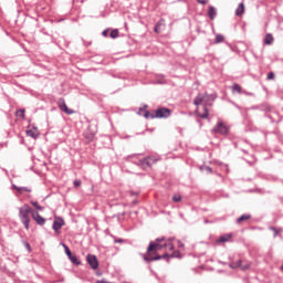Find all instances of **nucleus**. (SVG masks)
<instances>
[{"label":"nucleus","mask_w":283,"mask_h":283,"mask_svg":"<svg viewBox=\"0 0 283 283\" xmlns=\"http://www.w3.org/2000/svg\"><path fill=\"white\" fill-rule=\"evenodd\" d=\"M33 213H39L36 210L31 209L29 205L21 206L19 208V220L21 224H24V229L29 230L30 218H33Z\"/></svg>","instance_id":"3"},{"label":"nucleus","mask_w":283,"mask_h":283,"mask_svg":"<svg viewBox=\"0 0 283 283\" xmlns=\"http://www.w3.org/2000/svg\"><path fill=\"white\" fill-rule=\"evenodd\" d=\"M213 101H216V95H201L198 94L196 98H193V105L198 106L203 104V108L213 106Z\"/></svg>","instance_id":"4"},{"label":"nucleus","mask_w":283,"mask_h":283,"mask_svg":"<svg viewBox=\"0 0 283 283\" xmlns=\"http://www.w3.org/2000/svg\"><path fill=\"white\" fill-rule=\"evenodd\" d=\"M17 117L24 118L25 117V109L21 108L17 111Z\"/></svg>","instance_id":"28"},{"label":"nucleus","mask_w":283,"mask_h":283,"mask_svg":"<svg viewBox=\"0 0 283 283\" xmlns=\"http://www.w3.org/2000/svg\"><path fill=\"white\" fill-rule=\"evenodd\" d=\"M269 119H271V123H273V118L271 116H268Z\"/></svg>","instance_id":"46"},{"label":"nucleus","mask_w":283,"mask_h":283,"mask_svg":"<svg viewBox=\"0 0 283 283\" xmlns=\"http://www.w3.org/2000/svg\"><path fill=\"white\" fill-rule=\"evenodd\" d=\"M240 266H243L241 260L230 263V269L232 270L239 269Z\"/></svg>","instance_id":"25"},{"label":"nucleus","mask_w":283,"mask_h":283,"mask_svg":"<svg viewBox=\"0 0 283 283\" xmlns=\"http://www.w3.org/2000/svg\"><path fill=\"white\" fill-rule=\"evenodd\" d=\"M40 32H41L42 34H45V36H50V33H49L48 31H45V28H42V29L40 30Z\"/></svg>","instance_id":"36"},{"label":"nucleus","mask_w":283,"mask_h":283,"mask_svg":"<svg viewBox=\"0 0 283 283\" xmlns=\"http://www.w3.org/2000/svg\"><path fill=\"white\" fill-rule=\"evenodd\" d=\"M87 264H90V268L92 270L98 269V261L96 260V256L93 254H87Z\"/></svg>","instance_id":"11"},{"label":"nucleus","mask_w":283,"mask_h":283,"mask_svg":"<svg viewBox=\"0 0 283 283\" xmlns=\"http://www.w3.org/2000/svg\"><path fill=\"white\" fill-rule=\"evenodd\" d=\"M240 95L251 96V93H247V91H244V93H242V94H240Z\"/></svg>","instance_id":"42"},{"label":"nucleus","mask_w":283,"mask_h":283,"mask_svg":"<svg viewBox=\"0 0 283 283\" xmlns=\"http://www.w3.org/2000/svg\"><path fill=\"white\" fill-rule=\"evenodd\" d=\"M116 243H122L123 242V239H118L115 241Z\"/></svg>","instance_id":"44"},{"label":"nucleus","mask_w":283,"mask_h":283,"mask_svg":"<svg viewBox=\"0 0 283 283\" xmlns=\"http://www.w3.org/2000/svg\"><path fill=\"white\" fill-rule=\"evenodd\" d=\"M166 249H168L169 251H174V244L169 243Z\"/></svg>","instance_id":"39"},{"label":"nucleus","mask_w":283,"mask_h":283,"mask_svg":"<svg viewBox=\"0 0 283 283\" xmlns=\"http://www.w3.org/2000/svg\"><path fill=\"white\" fill-rule=\"evenodd\" d=\"M207 15L210 19V21H213V19H216V17H218V11L216 10V7L209 6Z\"/></svg>","instance_id":"14"},{"label":"nucleus","mask_w":283,"mask_h":283,"mask_svg":"<svg viewBox=\"0 0 283 283\" xmlns=\"http://www.w3.org/2000/svg\"><path fill=\"white\" fill-rule=\"evenodd\" d=\"M57 108L60 109V112L65 113V115H67V116L74 114V111L69 108L67 105L65 104V99L64 98L57 99Z\"/></svg>","instance_id":"8"},{"label":"nucleus","mask_w":283,"mask_h":283,"mask_svg":"<svg viewBox=\"0 0 283 283\" xmlns=\"http://www.w3.org/2000/svg\"><path fill=\"white\" fill-rule=\"evenodd\" d=\"M27 136L36 139L39 138V134L36 133V128L27 130Z\"/></svg>","instance_id":"22"},{"label":"nucleus","mask_w":283,"mask_h":283,"mask_svg":"<svg viewBox=\"0 0 283 283\" xmlns=\"http://www.w3.org/2000/svg\"><path fill=\"white\" fill-rule=\"evenodd\" d=\"M218 43H224V35L222 34H217L213 41L214 45H218Z\"/></svg>","instance_id":"24"},{"label":"nucleus","mask_w":283,"mask_h":283,"mask_svg":"<svg viewBox=\"0 0 283 283\" xmlns=\"http://www.w3.org/2000/svg\"><path fill=\"white\" fill-rule=\"evenodd\" d=\"M140 113H143V117H145V119H166L171 116V111L166 107L157 108L155 114L147 112L145 108H140Z\"/></svg>","instance_id":"2"},{"label":"nucleus","mask_w":283,"mask_h":283,"mask_svg":"<svg viewBox=\"0 0 283 283\" xmlns=\"http://www.w3.org/2000/svg\"><path fill=\"white\" fill-rule=\"evenodd\" d=\"M230 239H232V234H222L220 238L216 240L217 243H226L230 242Z\"/></svg>","instance_id":"16"},{"label":"nucleus","mask_w":283,"mask_h":283,"mask_svg":"<svg viewBox=\"0 0 283 283\" xmlns=\"http://www.w3.org/2000/svg\"><path fill=\"white\" fill-rule=\"evenodd\" d=\"M161 28H165V19H160L154 27L155 34H160Z\"/></svg>","instance_id":"15"},{"label":"nucleus","mask_w":283,"mask_h":283,"mask_svg":"<svg viewBox=\"0 0 283 283\" xmlns=\"http://www.w3.org/2000/svg\"><path fill=\"white\" fill-rule=\"evenodd\" d=\"M269 230L273 231V238L279 235V229L271 227Z\"/></svg>","instance_id":"32"},{"label":"nucleus","mask_w":283,"mask_h":283,"mask_svg":"<svg viewBox=\"0 0 283 283\" xmlns=\"http://www.w3.org/2000/svg\"><path fill=\"white\" fill-rule=\"evenodd\" d=\"M31 206L33 207V209H36L39 211H43V207H41L39 205V201H31Z\"/></svg>","instance_id":"26"},{"label":"nucleus","mask_w":283,"mask_h":283,"mask_svg":"<svg viewBox=\"0 0 283 283\" xmlns=\"http://www.w3.org/2000/svg\"><path fill=\"white\" fill-rule=\"evenodd\" d=\"M242 153H244V155H247L248 153H247V150H244V149H242Z\"/></svg>","instance_id":"48"},{"label":"nucleus","mask_w":283,"mask_h":283,"mask_svg":"<svg viewBox=\"0 0 283 283\" xmlns=\"http://www.w3.org/2000/svg\"><path fill=\"white\" fill-rule=\"evenodd\" d=\"M96 283H114V282H106L104 280L96 281Z\"/></svg>","instance_id":"41"},{"label":"nucleus","mask_w":283,"mask_h":283,"mask_svg":"<svg viewBox=\"0 0 283 283\" xmlns=\"http://www.w3.org/2000/svg\"><path fill=\"white\" fill-rule=\"evenodd\" d=\"M171 243H157V242H150V244L147 245L146 254L147 255H155L158 251H161V249H167Z\"/></svg>","instance_id":"5"},{"label":"nucleus","mask_w":283,"mask_h":283,"mask_svg":"<svg viewBox=\"0 0 283 283\" xmlns=\"http://www.w3.org/2000/svg\"><path fill=\"white\" fill-rule=\"evenodd\" d=\"M63 249H65V255H67V260H70V262L72 264H74L75 266H80L81 265L80 260L77 259V256L72 254V252L70 251V248H67V245L63 244Z\"/></svg>","instance_id":"9"},{"label":"nucleus","mask_w":283,"mask_h":283,"mask_svg":"<svg viewBox=\"0 0 283 283\" xmlns=\"http://www.w3.org/2000/svg\"><path fill=\"white\" fill-rule=\"evenodd\" d=\"M31 219H33L39 227H43L45 224V218L41 217L39 213L33 212V217H31Z\"/></svg>","instance_id":"13"},{"label":"nucleus","mask_w":283,"mask_h":283,"mask_svg":"<svg viewBox=\"0 0 283 283\" xmlns=\"http://www.w3.org/2000/svg\"><path fill=\"white\" fill-rule=\"evenodd\" d=\"M102 36H104V39H118V36H120V31L118 29H112V28H107L102 32Z\"/></svg>","instance_id":"7"},{"label":"nucleus","mask_w":283,"mask_h":283,"mask_svg":"<svg viewBox=\"0 0 283 283\" xmlns=\"http://www.w3.org/2000/svg\"><path fill=\"white\" fill-rule=\"evenodd\" d=\"M197 3H200L201 6H207L209 3V0H197Z\"/></svg>","instance_id":"35"},{"label":"nucleus","mask_w":283,"mask_h":283,"mask_svg":"<svg viewBox=\"0 0 283 283\" xmlns=\"http://www.w3.org/2000/svg\"><path fill=\"white\" fill-rule=\"evenodd\" d=\"M99 61H103V57H101V60Z\"/></svg>","instance_id":"51"},{"label":"nucleus","mask_w":283,"mask_h":283,"mask_svg":"<svg viewBox=\"0 0 283 283\" xmlns=\"http://www.w3.org/2000/svg\"><path fill=\"white\" fill-rule=\"evenodd\" d=\"M181 258V253L179 251H172L171 254H161L158 255L157 253L155 254H143V261H145V263L149 264L153 263L155 261H160V260H167L169 261V259H179Z\"/></svg>","instance_id":"1"},{"label":"nucleus","mask_w":283,"mask_h":283,"mask_svg":"<svg viewBox=\"0 0 283 283\" xmlns=\"http://www.w3.org/2000/svg\"><path fill=\"white\" fill-rule=\"evenodd\" d=\"M273 77H274L273 73H269V74L266 75V81H272Z\"/></svg>","instance_id":"37"},{"label":"nucleus","mask_w":283,"mask_h":283,"mask_svg":"<svg viewBox=\"0 0 283 283\" xmlns=\"http://www.w3.org/2000/svg\"><path fill=\"white\" fill-rule=\"evenodd\" d=\"M21 243L24 244V248L27 249V251L31 252V245L29 244V242L22 241Z\"/></svg>","instance_id":"33"},{"label":"nucleus","mask_w":283,"mask_h":283,"mask_svg":"<svg viewBox=\"0 0 283 283\" xmlns=\"http://www.w3.org/2000/svg\"><path fill=\"white\" fill-rule=\"evenodd\" d=\"M18 189H21V187H17V186H14V190H18Z\"/></svg>","instance_id":"47"},{"label":"nucleus","mask_w":283,"mask_h":283,"mask_svg":"<svg viewBox=\"0 0 283 283\" xmlns=\"http://www.w3.org/2000/svg\"><path fill=\"white\" fill-rule=\"evenodd\" d=\"M238 147V145L237 144H234V148H237Z\"/></svg>","instance_id":"49"},{"label":"nucleus","mask_w":283,"mask_h":283,"mask_svg":"<svg viewBox=\"0 0 283 283\" xmlns=\"http://www.w3.org/2000/svg\"><path fill=\"white\" fill-rule=\"evenodd\" d=\"M171 201H172V202H181V196H179V195L172 196V197H171Z\"/></svg>","instance_id":"31"},{"label":"nucleus","mask_w":283,"mask_h":283,"mask_svg":"<svg viewBox=\"0 0 283 283\" xmlns=\"http://www.w3.org/2000/svg\"><path fill=\"white\" fill-rule=\"evenodd\" d=\"M239 269H242V271H247L249 269L248 264L241 265Z\"/></svg>","instance_id":"38"},{"label":"nucleus","mask_w":283,"mask_h":283,"mask_svg":"<svg viewBox=\"0 0 283 283\" xmlns=\"http://www.w3.org/2000/svg\"><path fill=\"white\" fill-rule=\"evenodd\" d=\"M199 169H201V171H206L208 174H213V168H210L209 166H201V167H199Z\"/></svg>","instance_id":"27"},{"label":"nucleus","mask_w":283,"mask_h":283,"mask_svg":"<svg viewBox=\"0 0 283 283\" xmlns=\"http://www.w3.org/2000/svg\"><path fill=\"white\" fill-rule=\"evenodd\" d=\"M157 163V158L155 156H147L138 161V166H140L143 169H147L149 167H153Z\"/></svg>","instance_id":"6"},{"label":"nucleus","mask_w":283,"mask_h":283,"mask_svg":"<svg viewBox=\"0 0 283 283\" xmlns=\"http://www.w3.org/2000/svg\"><path fill=\"white\" fill-rule=\"evenodd\" d=\"M157 84H165V81L164 80H159V81H157Z\"/></svg>","instance_id":"43"},{"label":"nucleus","mask_w":283,"mask_h":283,"mask_svg":"<svg viewBox=\"0 0 283 283\" xmlns=\"http://www.w3.org/2000/svg\"><path fill=\"white\" fill-rule=\"evenodd\" d=\"M84 45H85L86 48H90V45H92V41H90V42H85V41H84Z\"/></svg>","instance_id":"40"},{"label":"nucleus","mask_w":283,"mask_h":283,"mask_svg":"<svg viewBox=\"0 0 283 283\" xmlns=\"http://www.w3.org/2000/svg\"><path fill=\"white\" fill-rule=\"evenodd\" d=\"M250 219H251L250 214H242V216H240V218H237L235 223L240 224V223H242L247 220H250Z\"/></svg>","instance_id":"23"},{"label":"nucleus","mask_w":283,"mask_h":283,"mask_svg":"<svg viewBox=\"0 0 283 283\" xmlns=\"http://www.w3.org/2000/svg\"><path fill=\"white\" fill-rule=\"evenodd\" d=\"M72 186L75 188H80L82 186V181L80 179H75V181H72Z\"/></svg>","instance_id":"30"},{"label":"nucleus","mask_w":283,"mask_h":283,"mask_svg":"<svg viewBox=\"0 0 283 283\" xmlns=\"http://www.w3.org/2000/svg\"><path fill=\"white\" fill-rule=\"evenodd\" d=\"M65 226L63 218H57L53 221V231L57 232L61 228Z\"/></svg>","instance_id":"12"},{"label":"nucleus","mask_w":283,"mask_h":283,"mask_svg":"<svg viewBox=\"0 0 283 283\" xmlns=\"http://www.w3.org/2000/svg\"><path fill=\"white\" fill-rule=\"evenodd\" d=\"M57 43H61L63 48H70V41L63 35H57Z\"/></svg>","instance_id":"19"},{"label":"nucleus","mask_w":283,"mask_h":283,"mask_svg":"<svg viewBox=\"0 0 283 283\" xmlns=\"http://www.w3.org/2000/svg\"><path fill=\"white\" fill-rule=\"evenodd\" d=\"M244 14V3H239L237 10H235V17H242Z\"/></svg>","instance_id":"20"},{"label":"nucleus","mask_w":283,"mask_h":283,"mask_svg":"<svg viewBox=\"0 0 283 283\" xmlns=\"http://www.w3.org/2000/svg\"><path fill=\"white\" fill-rule=\"evenodd\" d=\"M229 132H230V129L228 128V126L222 124V122L218 123L216 125V127L213 128V134H220L222 136L228 135Z\"/></svg>","instance_id":"10"},{"label":"nucleus","mask_w":283,"mask_h":283,"mask_svg":"<svg viewBox=\"0 0 283 283\" xmlns=\"http://www.w3.org/2000/svg\"><path fill=\"white\" fill-rule=\"evenodd\" d=\"M198 117L201 119H207L208 118V108L203 107V114L198 115Z\"/></svg>","instance_id":"29"},{"label":"nucleus","mask_w":283,"mask_h":283,"mask_svg":"<svg viewBox=\"0 0 283 283\" xmlns=\"http://www.w3.org/2000/svg\"><path fill=\"white\" fill-rule=\"evenodd\" d=\"M184 248V243H181V241H179V249Z\"/></svg>","instance_id":"45"},{"label":"nucleus","mask_w":283,"mask_h":283,"mask_svg":"<svg viewBox=\"0 0 283 283\" xmlns=\"http://www.w3.org/2000/svg\"><path fill=\"white\" fill-rule=\"evenodd\" d=\"M274 41H275V39L273 38V34L268 33V34L264 36L263 43H264V45H273V42H274Z\"/></svg>","instance_id":"17"},{"label":"nucleus","mask_w":283,"mask_h":283,"mask_svg":"<svg viewBox=\"0 0 283 283\" xmlns=\"http://www.w3.org/2000/svg\"><path fill=\"white\" fill-rule=\"evenodd\" d=\"M150 243H157V244L171 243V239H166L165 237H159V238L155 239V241H150Z\"/></svg>","instance_id":"18"},{"label":"nucleus","mask_w":283,"mask_h":283,"mask_svg":"<svg viewBox=\"0 0 283 283\" xmlns=\"http://www.w3.org/2000/svg\"><path fill=\"white\" fill-rule=\"evenodd\" d=\"M281 271H283V265H281Z\"/></svg>","instance_id":"50"},{"label":"nucleus","mask_w":283,"mask_h":283,"mask_svg":"<svg viewBox=\"0 0 283 283\" xmlns=\"http://www.w3.org/2000/svg\"><path fill=\"white\" fill-rule=\"evenodd\" d=\"M232 93L244 94V90H242V86H240V84H234L232 85Z\"/></svg>","instance_id":"21"},{"label":"nucleus","mask_w":283,"mask_h":283,"mask_svg":"<svg viewBox=\"0 0 283 283\" xmlns=\"http://www.w3.org/2000/svg\"><path fill=\"white\" fill-rule=\"evenodd\" d=\"M17 191H19V192H21V191L31 192V189H29V188H27V187H21V188H18Z\"/></svg>","instance_id":"34"}]
</instances>
